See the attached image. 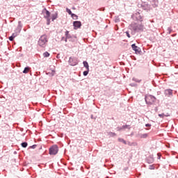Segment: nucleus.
<instances>
[{"label":"nucleus","mask_w":178,"mask_h":178,"mask_svg":"<svg viewBox=\"0 0 178 178\" xmlns=\"http://www.w3.org/2000/svg\"><path fill=\"white\" fill-rule=\"evenodd\" d=\"M48 42V36L47 35H42L39 38L38 42V45L42 48H45L47 47V43Z\"/></svg>","instance_id":"nucleus-1"},{"label":"nucleus","mask_w":178,"mask_h":178,"mask_svg":"<svg viewBox=\"0 0 178 178\" xmlns=\"http://www.w3.org/2000/svg\"><path fill=\"white\" fill-rule=\"evenodd\" d=\"M145 99L146 103L148 104L149 105L154 104V102L156 100L155 97L152 95L146 96Z\"/></svg>","instance_id":"nucleus-2"},{"label":"nucleus","mask_w":178,"mask_h":178,"mask_svg":"<svg viewBox=\"0 0 178 178\" xmlns=\"http://www.w3.org/2000/svg\"><path fill=\"white\" fill-rule=\"evenodd\" d=\"M131 26L132 27L133 30H134V31H140L144 28V26L142 24H131Z\"/></svg>","instance_id":"nucleus-3"},{"label":"nucleus","mask_w":178,"mask_h":178,"mask_svg":"<svg viewBox=\"0 0 178 178\" xmlns=\"http://www.w3.org/2000/svg\"><path fill=\"white\" fill-rule=\"evenodd\" d=\"M50 155H56L58 154V146L54 145L49 149Z\"/></svg>","instance_id":"nucleus-4"},{"label":"nucleus","mask_w":178,"mask_h":178,"mask_svg":"<svg viewBox=\"0 0 178 178\" xmlns=\"http://www.w3.org/2000/svg\"><path fill=\"white\" fill-rule=\"evenodd\" d=\"M44 19H47V24L51 23V13L47 10H45Z\"/></svg>","instance_id":"nucleus-5"},{"label":"nucleus","mask_w":178,"mask_h":178,"mask_svg":"<svg viewBox=\"0 0 178 178\" xmlns=\"http://www.w3.org/2000/svg\"><path fill=\"white\" fill-rule=\"evenodd\" d=\"M73 26H74V30H77V29H80V27H81V22L74 21L73 22Z\"/></svg>","instance_id":"nucleus-6"},{"label":"nucleus","mask_w":178,"mask_h":178,"mask_svg":"<svg viewBox=\"0 0 178 178\" xmlns=\"http://www.w3.org/2000/svg\"><path fill=\"white\" fill-rule=\"evenodd\" d=\"M131 48L135 51L136 54H140L141 52V49H140V47H137L136 44H133Z\"/></svg>","instance_id":"nucleus-7"},{"label":"nucleus","mask_w":178,"mask_h":178,"mask_svg":"<svg viewBox=\"0 0 178 178\" xmlns=\"http://www.w3.org/2000/svg\"><path fill=\"white\" fill-rule=\"evenodd\" d=\"M69 63L71 65V66H76V65H77V61L72 58H70Z\"/></svg>","instance_id":"nucleus-8"},{"label":"nucleus","mask_w":178,"mask_h":178,"mask_svg":"<svg viewBox=\"0 0 178 178\" xmlns=\"http://www.w3.org/2000/svg\"><path fill=\"white\" fill-rule=\"evenodd\" d=\"M159 118H161V119H163V118H169V116H170V114H169L168 113L166 114L161 113V114H159Z\"/></svg>","instance_id":"nucleus-9"},{"label":"nucleus","mask_w":178,"mask_h":178,"mask_svg":"<svg viewBox=\"0 0 178 178\" xmlns=\"http://www.w3.org/2000/svg\"><path fill=\"white\" fill-rule=\"evenodd\" d=\"M165 95H172V94H173V90L171 89H167L165 90Z\"/></svg>","instance_id":"nucleus-10"},{"label":"nucleus","mask_w":178,"mask_h":178,"mask_svg":"<svg viewBox=\"0 0 178 178\" xmlns=\"http://www.w3.org/2000/svg\"><path fill=\"white\" fill-rule=\"evenodd\" d=\"M29 72H30V67H26L23 71V73H24L25 74H27Z\"/></svg>","instance_id":"nucleus-11"},{"label":"nucleus","mask_w":178,"mask_h":178,"mask_svg":"<svg viewBox=\"0 0 178 178\" xmlns=\"http://www.w3.org/2000/svg\"><path fill=\"white\" fill-rule=\"evenodd\" d=\"M58 18V14L54 13L51 15V20L54 22V20Z\"/></svg>","instance_id":"nucleus-12"},{"label":"nucleus","mask_w":178,"mask_h":178,"mask_svg":"<svg viewBox=\"0 0 178 178\" xmlns=\"http://www.w3.org/2000/svg\"><path fill=\"white\" fill-rule=\"evenodd\" d=\"M83 66H84V67H86V69L88 70L89 65H88V63H87V61H83Z\"/></svg>","instance_id":"nucleus-13"},{"label":"nucleus","mask_w":178,"mask_h":178,"mask_svg":"<svg viewBox=\"0 0 178 178\" xmlns=\"http://www.w3.org/2000/svg\"><path fill=\"white\" fill-rule=\"evenodd\" d=\"M44 58H48L49 56V53L48 51H46L43 54Z\"/></svg>","instance_id":"nucleus-14"},{"label":"nucleus","mask_w":178,"mask_h":178,"mask_svg":"<svg viewBox=\"0 0 178 178\" xmlns=\"http://www.w3.org/2000/svg\"><path fill=\"white\" fill-rule=\"evenodd\" d=\"M118 141H120V143H123V144H127L126 143V140H124L123 138H118Z\"/></svg>","instance_id":"nucleus-15"},{"label":"nucleus","mask_w":178,"mask_h":178,"mask_svg":"<svg viewBox=\"0 0 178 178\" xmlns=\"http://www.w3.org/2000/svg\"><path fill=\"white\" fill-rule=\"evenodd\" d=\"M65 36H66L67 38H70V34H69V31H67L65 32Z\"/></svg>","instance_id":"nucleus-16"},{"label":"nucleus","mask_w":178,"mask_h":178,"mask_svg":"<svg viewBox=\"0 0 178 178\" xmlns=\"http://www.w3.org/2000/svg\"><path fill=\"white\" fill-rule=\"evenodd\" d=\"M22 147H23V148H26L27 147V143L24 142L22 143Z\"/></svg>","instance_id":"nucleus-17"},{"label":"nucleus","mask_w":178,"mask_h":178,"mask_svg":"<svg viewBox=\"0 0 178 178\" xmlns=\"http://www.w3.org/2000/svg\"><path fill=\"white\" fill-rule=\"evenodd\" d=\"M66 12L67 13H69L70 15H71V16H72V15H73V13H72V10H70V9H69V8H66Z\"/></svg>","instance_id":"nucleus-18"},{"label":"nucleus","mask_w":178,"mask_h":178,"mask_svg":"<svg viewBox=\"0 0 178 178\" xmlns=\"http://www.w3.org/2000/svg\"><path fill=\"white\" fill-rule=\"evenodd\" d=\"M13 38H16V37H17V33H13V35H11Z\"/></svg>","instance_id":"nucleus-19"},{"label":"nucleus","mask_w":178,"mask_h":178,"mask_svg":"<svg viewBox=\"0 0 178 178\" xmlns=\"http://www.w3.org/2000/svg\"><path fill=\"white\" fill-rule=\"evenodd\" d=\"M72 19H77V16L75 14H72Z\"/></svg>","instance_id":"nucleus-20"},{"label":"nucleus","mask_w":178,"mask_h":178,"mask_svg":"<svg viewBox=\"0 0 178 178\" xmlns=\"http://www.w3.org/2000/svg\"><path fill=\"white\" fill-rule=\"evenodd\" d=\"M129 125H124L122 126V129H129Z\"/></svg>","instance_id":"nucleus-21"},{"label":"nucleus","mask_w":178,"mask_h":178,"mask_svg":"<svg viewBox=\"0 0 178 178\" xmlns=\"http://www.w3.org/2000/svg\"><path fill=\"white\" fill-rule=\"evenodd\" d=\"M87 74H88V71H84L83 76H87Z\"/></svg>","instance_id":"nucleus-22"},{"label":"nucleus","mask_w":178,"mask_h":178,"mask_svg":"<svg viewBox=\"0 0 178 178\" xmlns=\"http://www.w3.org/2000/svg\"><path fill=\"white\" fill-rule=\"evenodd\" d=\"M9 40L10 41H13V40H15V38H13V36L11 35L10 37H9Z\"/></svg>","instance_id":"nucleus-23"},{"label":"nucleus","mask_w":178,"mask_h":178,"mask_svg":"<svg viewBox=\"0 0 178 178\" xmlns=\"http://www.w3.org/2000/svg\"><path fill=\"white\" fill-rule=\"evenodd\" d=\"M128 38H130V33L128 31L125 32Z\"/></svg>","instance_id":"nucleus-24"},{"label":"nucleus","mask_w":178,"mask_h":178,"mask_svg":"<svg viewBox=\"0 0 178 178\" xmlns=\"http://www.w3.org/2000/svg\"><path fill=\"white\" fill-rule=\"evenodd\" d=\"M145 127H151V124H145Z\"/></svg>","instance_id":"nucleus-25"},{"label":"nucleus","mask_w":178,"mask_h":178,"mask_svg":"<svg viewBox=\"0 0 178 178\" xmlns=\"http://www.w3.org/2000/svg\"><path fill=\"white\" fill-rule=\"evenodd\" d=\"M37 147V145H33V146H31V148H35Z\"/></svg>","instance_id":"nucleus-26"},{"label":"nucleus","mask_w":178,"mask_h":178,"mask_svg":"<svg viewBox=\"0 0 178 178\" xmlns=\"http://www.w3.org/2000/svg\"><path fill=\"white\" fill-rule=\"evenodd\" d=\"M157 155L159 156V159H161V154L158 153Z\"/></svg>","instance_id":"nucleus-27"},{"label":"nucleus","mask_w":178,"mask_h":178,"mask_svg":"<svg viewBox=\"0 0 178 178\" xmlns=\"http://www.w3.org/2000/svg\"><path fill=\"white\" fill-rule=\"evenodd\" d=\"M155 111H156V112H158V107H156Z\"/></svg>","instance_id":"nucleus-28"},{"label":"nucleus","mask_w":178,"mask_h":178,"mask_svg":"<svg viewBox=\"0 0 178 178\" xmlns=\"http://www.w3.org/2000/svg\"><path fill=\"white\" fill-rule=\"evenodd\" d=\"M114 136H116V134H113Z\"/></svg>","instance_id":"nucleus-29"}]
</instances>
